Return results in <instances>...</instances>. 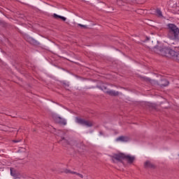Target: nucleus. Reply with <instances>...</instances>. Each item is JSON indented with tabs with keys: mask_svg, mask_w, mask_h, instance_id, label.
Instances as JSON below:
<instances>
[{
	"mask_svg": "<svg viewBox=\"0 0 179 179\" xmlns=\"http://www.w3.org/2000/svg\"><path fill=\"white\" fill-rule=\"evenodd\" d=\"M158 54L166 58H171L179 62V52H176L169 48H163L159 50Z\"/></svg>",
	"mask_w": 179,
	"mask_h": 179,
	"instance_id": "1",
	"label": "nucleus"
},
{
	"mask_svg": "<svg viewBox=\"0 0 179 179\" xmlns=\"http://www.w3.org/2000/svg\"><path fill=\"white\" fill-rule=\"evenodd\" d=\"M168 37L171 40H179V29L176 24H168Z\"/></svg>",
	"mask_w": 179,
	"mask_h": 179,
	"instance_id": "2",
	"label": "nucleus"
},
{
	"mask_svg": "<svg viewBox=\"0 0 179 179\" xmlns=\"http://www.w3.org/2000/svg\"><path fill=\"white\" fill-rule=\"evenodd\" d=\"M76 122H77V124H80V125H83L84 127H87L88 128L93 127V123H92V122L78 117H76Z\"/></svg>",
	"mask_w": 179,
	"mask_h": 179,
	"instance_id": "3",
	"label": "nucleus"
},
{
	"mask_svg": "<svg viewBox=\"0 0 179 179\" xmlns=\"http://www.w3.org/2000/svg\"><path fill=\"white\" fill-rule=\"evenodd\" d=\"M101 90L103 92H104V93H106V94H108L109 96H117L120 94V92L114 90H107V87H103Z\"/></svg>",
	"mask_w": 179,
	"mask_h": 179,
	"instance_id": "4",
	"label": "nucleus"
},
{
	"mask_svg": "<svg viewBox=\"0 0 179 179\" xmlns=\"http://www.w3.org/2000/svg\"><path fill=\"white\" fill-rule=\"evenodd\" d=\"M124 157H125V154L115 155L113 157L112 161L113 163H117V162H122Z\"/></svg>",
	"mask_w": 179,
	"mask_h": 179,
	"instance_id": "5",
	"label": "nucleus"
},
{
	"mask_svg": "<svg viewBox=\"0 0 179 179\" xmlns=\"http://www.w3.org/2000/svg\"><path fill=\"white\" fill-rule=\"evenodd\" d=\"M10 176H12V177H13L14 179H17L19 178V177H20V175L19 174V173H17V171H16V170H15V169L10 168Z\"/></svg>",
	"mask_w": 179,
	"mask_h": 179,
	"instance_id": "6",
	"label": "nucleus"
},
{
	"mask_svg": "<svg viewBox=\"0 0 179 179\" xmlns=\"http://www.w3.org/2000/svg\"><path fill=\"white\" fill-rule=\"evenodd\" d=\"M55 121L56 122H57L58 124H61L62 125H66V120H65L61 117H55Z\"/></svg>",
	"mask_w": 179,
	"mask_h": 179,
	"instance_id": "7",
	"label": "nucleus"
},
{
	"mask_svg": "<svg viewBox=\"0 0 179 179\" xmlns=\"http://www.w3.org/2000/svg\"><path fill=\"white\" fill-rule=\"evenodd\" d=\"M116 142H129V137L121 136L116 138Z\"/></svg>",
	"mask_w": 179,
	"mask_h": 179,
	"instance_id": "8",
	"label": "nucleus"
},
{
	"mask_svg": "<svg viewBox=\"0 0 179 179\" xmlns=\"http://www.w3.org/2000/svg\"><path fill=\"white\" fill-rule=\"evenodd\" d=\"M124 159L125 160H127V162L131 164L134 163V161L135 160V157L131 156L129 155H124Z\"/></svg>",
	"mask_w": 179,
	"mask_h": 179,
	"instance_id": "9",
	"label": "nucleus"
},
{
	"mask_svg": "<svg viewBox=\"0 0 179 179\" xmlns=\"http://www.w3.org/2000/svg\"><path fill=\"white\" fill-rule=\"evenodd\" d=\"M64 173H66V174H68V173H69L70 174H76V176H78L80 178H83V175H82L80 173H78L77 172H75V171H72L71 170L66 169L64 171Z\"/></svg>",
	"mask_w": 179,
	"mask_h": 179,
	"instance_id": "10",
	"label": "nucleus"
},
{
	"mask_svg": "<svg viewBox=\"0 0 179 179\" xmlns=\"http://www.w3.org/2000/svg\"><path fill=\"white\" fill-rule=\"evenodd\" d=\"M57 135V136H60L62 141H65V138L64 137L65 136V131L59 130Z\"/></svg>",
	"mask_w": 179,
	"mask_h": 179,
	"instance_id": "11",
	"label": "nucleus"
},
{
	"mask_svg": "<svg viewBox=\"0 0 179 179\" xmlns=\"http://www.w3.org/2000/svg\"><path fill=\"white\" fill-rule=\"evenodd\" d=\"M144 166L145 167V169H153V167H155L153 164L150 163V162L149 161L145 162Z\"/></svg>",
	"mask_w": 179,
	"mask_h": 179,
	"instance_id": "12",
	"label": "nucleus"
},
{
	"mask_svg": "<svg viewBox=\"0 0 179 179\" xmlns=\"http://www.w3.org/2000/svg\"><path fill=\"white\" fill-rule=\"evenodd\" d=\"M159 86H169V81L167 80H162L161 83H159Z\"/></svg>",
	"mask_w": 179,
	"mask_h": 179,
	"instance_id": "13",
	"label": "nucleus"
},
{
	"mask_svg": "<svg viewBox=\"0 0 179 179\" xmlns=\"http://www.w3.org/2000/svg\"><path fill=\"white\" fill-rule=\"evenodd\" d=\"M53 16L55 17V19H57V18L62 19V20H64V22H65V20H66V17L58 15L57 14H53Z\"/></svg>",
	"mask_w": 179,
	"mask_h": 179,
	"instance_id": "14",
	"label": "nucleus"
},
{
	"mask_svg": "<svg viewBox=\"0 0 179 179\" xmlns=\"http://www.w3.org/2000/svg\"><path fill=\"white\" fill-rule=\"evenodd\" d=\"M156 13L157 16H163V15L162 14V11L159 9L156 10Z\"/></svg>",
	"mask_w": 179,
	"mask_h": 179,
	"instance_id": "15",
	"label": "nucleus"
},
{
	"mask_svg": "<svg viewBox=\"0 0 179 179\" xmlns=\"http://www.w3.org/2000/svg\"><path fill=\"white\" fill-rule=\"evenodd\" d=\"M146 80H148L149 82H150L151 83H156V81H155L154 80H150L149 78H147Z\"/></svg>",
	"mask_w": 179,
	"mask_h": 179,
	"instance_id": "16",
	"label": "nucleus"
},
{
	"mask_svg": "<svg viewBox=\"0 0 179 179\" xmlns=\"http://www.w3.org/2000/svg\"><path fill=\"white\" fill-rule=\"evenodd\" d=\"M13 142L15 143H19V142H22V139H20V140H14L13 141Z\"/></svg>",
	"mask_w": 179,
	"mask_h": 179,
	"instance_id": "17",
	"label": "nucleus"
},
{
	"mask_svg": "<svg viewBox=\"0 0 179 179\" xmlns=\"http://www.w3.org/2000/svg\"><path fill=\"white\" fill-rule=\"evenodd\" d=\"M78 26H80V27H86V25H83V24H79Z\"/></svg>",
	"mask_w": 179,
	"mask_h": 179,
	"instance_id": "18",
	"label": "nucleus"
},
{
	"mask_svg": "<svg viewBox=\"0 0 179 179\" xmlns=\"http://www.w3.org/2000/svg\"><path fill=\"white\" fill-rule=\"evenodd\" d=\"M178 156H179V155H178Z\"/></svg>",
	"mask_w": 179,
	"mask_h": 179,
	"instance_id": "19",
	"label": "nucleus"
}]
</instances>
